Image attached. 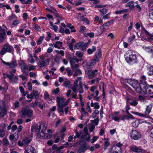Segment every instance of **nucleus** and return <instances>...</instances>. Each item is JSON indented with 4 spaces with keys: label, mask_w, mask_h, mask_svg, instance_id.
<instances>
[{
    "label": "nucleus",
    "mask_w": 153,
    "mask_h": 153,
    "mask_svg": "<svg viewBox=\"0 0 153 153\" xmlns=\"http://www.w3.org/2000/svg\"><path fill=\"white\" fill-rule=\"evenodd\" d=\"M41 125H42V131L41 133L45 134L46 129V126L44 123L42 122H41Z\"/></svg>",
    "instance_id": "31"
},
{
    "label": "nucleus",
    "mask_w": 153,
    "mask_h": 153,
    "mask_svg": "<svg viewBox=\"0 0 153 153\" xmlns=\"http://www.w3.org/2000/svg\"><path fill=\"white\" fill-rule=\"evenodd\" d=\"M76 55L78 58H81L83 56V53L79 51H76L75 53Z\"/></svg>",
    "instance_id": "37"
},
{
    "label": "nucleus",
    "mask_w": 153,
    "mask_h": 153,
    "mask_svg": "<svg viewBox=\"0 0 153 153\" xmlns=\"http://www.w3.org/2000/svg\"><path fill=\"white\" fill-rule=\"evenodd\" d=\"M148 6L149 8V10L151 9H153V0H149L148 1Z\"/></svg>",
    "instance_id": "35"
},
{
    "label": "nucleus",
    "mask_w": 153,
    "mask_h": 153,
    "mask_svg": "<svg viewBox=\"0 0 153 153\" xmlns=\"http://www.w3.org/2000/svg\"><path fill=\"white\" fill-rule=\"evenodd\" d=\"M42 128V125H41V122L36 124L34 125H32L31 128V131L32 132L35 131L36 130V134L38 136H40V130Z\"/></svg>",
    "instance_id": "5"
},
{
    "label": "nucleus",
    "mask_w": 153,
    "mask_h": 153,
    "mask_svg": "<svg viewBox=\"0 0 153 153\" xmlns=\"http://www.w3.org/2000/svg\"><path fill=\"white\" fill-rule=\"evenodd\" d=\"M95 128V126L93 124H91L89 128V131L90 133L92 132L94 130Z\"/></svg>",
    "instance_id": "63"
},
{
    "label": "nucleus",
    "mask_w": 153,
    "mask_h": 153,
    "mask_svg": "<svg viewBox=\"0 0 153 153\" xmlns=\"http://www.w3.org/2000/svg\"><path fill=\"white\" fill-rule=\"evenodd\" d=\"M152 108V105L147 106L146 108V110L145 112L146 114L148 115L151 111Z\"/></svg>",
    "instance_id": "25"
},
{
    "label": "nucleus",
    "mask_w": 153,
    "mask_h": 153,
    "mask_svg": "<svg viewBox=\"0 0 153 153\" xmlns=\"http://www.w3.org/2000/svg\"><path fill=\"white\" fill-rule=\"evenodd\" d=\"M33 27L37 31H40L41 28L37 24L34 23L33 25Z\"/></svg>",
    "instance_id": "39"
},
{
    "label": "nucleus",
    "mask_w": 153,
    "mask_h": 153,
    "mask_svg": "<svg viewBox=\"0 0 153 153\" xmlns=\"http://www.w3.org/2000/svg\"><path fill=\"white\" fill-rule=\"evenodd\" d=\"M149 18L150 19L153 21V9H151V10H149Z\"/></svg>",
    "instance_id": "53"
},
{
    "label": "nucleus",
    "mask_w": 153,
    "mask_h": 153,
    "mask_svg": "<svg viewBox=\"0 0 153 153\" xmlns=\"http://www.w3.org/2000/svg\"><path fill=\"white\" fill-rule=\"evenodd\" d=\"M119 150L115 146H112L109 149L108 153H119Z\"/></svg>",
    "instance_id": "12"
},
{
    "label": "nucleus",
    "mask_w": 153,
    "mask_h": 153,
    "mask_svg": "<svg viewBox=\"0 0 153 153\" xmlns=\"http://www.w3.org/2000/svg\"><path fill=\"white\" fill-rule=\"evenodd\" d=\"M91 106L92 107L94 106V108L97 109H99L100 107L99 103L97 102H96L94 103L93 102H91Z\"/></svg>",
    "instance_id": "23"
},
{
    "label": "nucleus",
    "mask_w": 153,
    "mask_h": 153,
    "mask_svg": "<svg viewBox=\"0 0 153 153\" xmlns=\"http://www.w3.org/2000/svg\"><path fill=\"white\" fill-rule=\"evenodd\" d=\"M7 36L6 33L0 32V43L3 42L6 39Z\"/></svg>",
    "instance_id": "13"
},
{
    "label": "nucleus",
    "mask_w": 153,
    "mask_h": 153,
    "mask_svg": "<svg viewBox=\"0 0 153 153\" xmlns=\"http://www.w3.org/2000/svg\"><path fill=\"white\" fill-rule=\"evenodd\" d=\"M131 138L134 140H138L141 137L140 133L135 130H132L130 133Z\"/></svg>",
    "instance_id": "4"
},
{
    "label": "nucleus",
    "mask_w": 153,
    "mask_h": 153,
    "mask_svg": "<svg viewBox=\"0 0 153 153\" xmlns=\"http://www.w3.org/2000/svg\"><path fill=\"white\" fill-rule=\"evenodd\" d=\"M79 18L81 21L85 22L87 24H89L90 23L89 20L87 18L83 16L80 17Z\"/></svg>",
    "instance_id": "28"
},
{
    "label": "nucleus",
    "mask_w": 153,
    "mask_h": 153,
    "mask_svg": "<svg viewBox=\"0 0 153 153\" xmlns=\"http://www.w3.org/2000/svg\"><path fill=\"white\" fill-rule=\"evenodd\" d=\"M7 111L6 108L0 105V117H3L6 115Z\"/></svg>",
    "instance_id": "11"
},
{
    "label": "nucleus",
    "mask_w": 153,
    "mask_h": 153,
    "mask_svg": "<svg viewBox=\"0 0 153 153\" xmlns=\"http://www.w3.org/2000/svg\"><path fill=\"white\" fill-rule=\"evenodd\" d=\"M14 51V49L11 45L8 44H4L0 51L1 55H3L7 53H12Z\"/></svg>",
    "instance_id": "3"
},
{
    "label": "nucleus",
    "mask_w": 153,
    "mask_h": 153,
    "mask_svg": "<svg viewBox=\"0 0 153 153\" xmlns=\"http://www.w3.org/2000/svg\"><path fill=\"white\" fill-rule=\"evenodd\" d=\"M59 108L58 109V112L63 113L64 112L63 108V106L61 105H58Z\"/></svg>",
    "instance_id": "58"
},
{
    "label": "nucleus",
    "mask_w": 153,
    "mask_h": 153,
    "mask_svg": "<svg viewBox=\"0 0 153 153\" xmlns=\"http://www.w3.org/2000/svg\"><path fill=\"white\" fill-rule=\"evenodd\" d=\"M149 71L148 73L149 76L153 75V66H151L148 68Z\"/></svg>",
    "instance_id": "40"
},
{
    "label": "nucleus",
    "mask_w": 153,
    "mask_h": 153,
    "mask_svg": "<svg viewBox=\"0 0 153 153\" xmlns=\"http://www.w3.org/2000/svg\"><path fill=\"white\" fill-rule=\"evenodd\" d=\"M81 43L80 47L81 50L82 51H86V49L87 46L84 42H82Z\"/></svg>",
    "instance_id": "38"
},
{
    "label": "nucleus",
    "mask_w": 153,
    "mask_h": 153,
    "mask_svg": "<svg viewBox=\"0 0 153 153\" xmlns=\"http://www.w3.org/2000/svg\"><path fill=\"white\" fill-rule=\"evenodd\" d=\"M135 37L136 36L135 35H133L132 36H130L128 38V42H131L135 39Z\"/></svg>",
    "instance_id": "54"
},
{
    "label": "nucleus",
    "mask_w": 153,
    "mask_h": 153,
    "mask_svg": "<svg viewBox=\"0 0 153 153\" xmlns=\"http://www.w3.org/2000/svg\"><path fill=\"white\" fill-rule=\"evenodd\" d=\"M124 57L127 63L131 65L137 64V56L131 51H127L124 54Z\"/></svg>",
    "instance_id": "2"
},
{
    "label": "nucleus",
    "mask_w": 153,
    "mask_h": 153,
    "mask_svg": "<svg viewBox=\"0 0 153 153\" xmlns=\"http://www.w3.org/2000/svg\"><path fill=\"white\" fill-rule=\"evenodd\" d=\"M146 99L142 95H140L138 97L137 100L140 101L141 102H143Z\"/></svg>",
    "instance_id": "52"
},
{
    "label": "nucleus",
    "mask_w": 153,
    "mask_h": 153,
    "mask_svg": "<svg viewBox=\"0 0 153 153\" xmlns=\"http://www.w3.org/2000/svg\"><path fill=\"white\" fill-rule=\"evenodd\" d=\"M44 36H40L39 38L38 39L36 43L37 45H39L42 44V41L44 39Z\"/></svg>",
    "instance_id": "45"
},
{
    "label": "nucleus",
    "mask_w": 153,
    "mask_h": 153,
    "mask_svg": "<svg viewBox=\"0 0 153 153\" xmlns=\"http://www.w3.org/2000/svg\"><path fill=\"white\" fill-rule=\"evenodd\" d=\"M96 49V47L95 46H92V49L88 48L87 50V52L89 55L92 54Z\"/></svg>",
    "instance_id": "27"
},
{
    "label": "nucleus",
    "mask_w": 153,
    "mask_h": 153,
    "mask_svg": "<svg viewBox=\"0 0 153 153\" xmlns=\"http://www.w3.org/2000/svg\"><path fill=\"white\" fill-rule=\"evenodd\" d=\"M65 70L67 72V75L69 76H71L72 75V72L71 70L69 69L68 68L65 69Z\"/></svg>",
    "instance_id": "59"
},
{
    "label": "nucleus",
    "mask_w": 153,
    "mask_h": 153,
    "mask_svg": "<svg viewBox=\"0 0 153 153\" xmlns=\"http://www.w3.org/2000/svg\"><path fill=\"white\" fill-rule=\"evenodd\" d=\"M17 66L16 61H12L10 63L9 67L10 68H13Z\"/></svg>",
    "instance_id": "42"
},
{
    "label": "nucleus",
    "mask_w": 153,
    "mask_h": 153,
    "mask_svg": "<svg viewBox=\"0 0 153 153\" xmlns=\"http://www.w3.org/2000/svg\"><path fill=\"white\" fill-rule=\"evenodd\" d=\"M86 30V27L84 26H81L79 27V32L81 33H83Z\"/></svg>",
    "instance_id": "43"
},
{
    "label": "nucleus",
    "mask_w": 153,
    "mask_h": 153,
    "mask_svg": "<svg viewBox=\"0 0 153 153\" xmlns=\"http://www.w3.org/2000/svg\"><path fill=\"white\" fill-rule=\"evenodd\" d=\"M83 131L85 134L81 136V138L82 139H83V138H86V136L89 134L88 133V130L87 126H86L84 128Z\"/></svg>",
    "instance_id": "22"
},
{
    "label": "nucleus",
    "mask_w": 153,
    "mask_h": 153,
    "mask_svg": "<svg viewBox=\"0 0 153 153\" xmlns=\"http://www.w3.org/2000/svg\"><path fill=\"white\" fill-rule=\"evenodd\" d=\"M104 140L105 141L104 142V146L103 147L104 151L106 150L110 145V143L109 142V139L108 138H105Z\"/></svg>",
    "instance_id": "15"
},
{
    "label": "nucleus",
    "mask_w": 153,
    "mask_h": 153,
    "mask_svg": "<svg viewBox=\"0 0 153 153\" xmlns=\"http://www.w3.org/2000/svg\"><path fill=\"white\" fill-rule=\"evenodd\" d=\"M131 150L133 152H136L139 153L141 152H142L141 149H139L137 147L135 146L132 147L131 148Z\"/></svg>",
    "instance_id": "21"
},
{
    "label": "nucleus",
    "mask_w": 153,
    "mask_h": 153,
    "mask_svg": "<svg viewBox=\"0 0 153 153\" xmlns=\"http://www.w3.org/2000/svg\"><path fill=\"white\" fill-rule=\"evenodd\" d=\"M8 30L7 27L5 25H2V26H0V31L3 33H6V31Z\"/></svg>",
    "instance_id": "29"
},
{
    "label": "nucleus",
    "mask_w": 153,
    "mask_h": 153,
    "mask_svg": "<svg viewBox=\"0 0 153 153\" xmlns=\"http://www.w3.org/2000/svg\"><path fill=\"white\" fill-rule=\"evenodd\" d=\"M82 79V77H78L77 79H76L74 82V87H76L78 85V83L79 82V80H81Z\"/></svg>",
    "instance_id": "50"
},
{
    "label": "nucleus",
    "mask_w": 153,
    "mask_h": 153,
    "mask_svg": "<svg viewBox=\"0 0 153 153\" xmlns=\"http://www.w3.org/2000/svg\"><path fill=\"white\" fill-rule=\"evenodd\" d=\"M148 52L151 55V57L152 58L153 57V48H148Z\"/></svg>",
    "instance_id": "57"
},
{
    "label": "nucleus",
    "mask_w": 153,
    "mask_h": 153,
    "mask_svg": "<svg viewBox=\"0 0 153 153\" xmlns=\"http://www.w3.org/2000/svg\"><path fill=\"white\" fill-rule=\"evenodd\" d=\"M147 94H153V85H149L148 84Z\"/></svg>",
    "instance_id": "17"
},
{
    "label": "nucleus",
    "mask_w": 153,
    "mask_h": 153,
    "mask_svg": "<svg viewBox=\"0 0 153 153\" xmlns=\"http://www.w3.org/2000/svg\"><path fill=\"white\" fill-rule=\"evenodd\" d=\"M21 69L22 72L23 73H25V74L26 75H28V73L26 72L25 71V70H27L28 69V67L27 65H25L23 67H21Z\"/></svg>",
    "instance_id": "30"
},
{
    "label": "nucleus",
    "mask_w": 153,
    "mask_h": 153,
    "mask_svg": "<svg viewBox=\"0 0 153 153\" xmlns=\"http://www.w3.org/2000/svg\"><path fill=\"white\" fill-rule=\"evenodd\" d=\"M22 116H27L28 117H31L33 115V110L30 108L27 109L25 108H23L21 111Z\"/></svg>",
    "instance_id": "6"
},
{
    "label": "nucleus",
    "mask_w": 153,
    "mask_h": 153,
    "mask_svg": "<svg viewBox=\"0 0 153 153\" xmlns=\"http://www.w3.org/2000/svg\"><path fill=\"white\" fill-rule=\"evenodd\" d=\"M152 108V105L147 106L146 108V110L145 112L146 114L148 115L151 111Z\"/></svg>",
    "instance_id": "24"
},
{
    "label": "nucleus",
    "mask_w": 153,
    "mask_h": 153,
    "mask_svg": "<svg viewBox=\"0 0 153 153\" xmlns=\"http://www.w3.org/2000/svg\"><path fill=\"white\" fill-rule=\"evenodd\" d=\"M56 101L58 105H61V104L64 103L65 101V99L63 98L57 97H56Z\"/></svg>",
    "instance_id": "20"
},
{
    "label": "nucleus",
    "mask_w": 153,
    "mask_h": 153,
    "mask_svg": "<svg viewBox=\"0 0 153 153\" xmlns=\"http://www.w3.org/2000/svg\"><path fill=\"white\" fill-rule=\"evenodd\" d=\"M54 61L57 63H59L60 62V58L58 56H54Z\"/></svg>",
    "instance_id": "61"
},
{
    "label": "nucleus",
    "mask_w": 153,
    "mask_h": 153,
    "mask_svg": "<svg viewBox=\"0 0 153 153\" xmlns=\"http://www.w3.org/2000/svg\"><path fill=\"white\" fill-rule=\"evenodd\" d=\"M111 118L117 122H119L120 120V118L118 117H114V114H112L111 115Z\"/></svg>",
    "instance_id": "47"
},
{
    "label": "nucleus",
    "mask_w": 153,
    "mask_h": 153,
    "mask_svg": "<svg viewBox=\"0 0 153 153\" xmlns=\"http://www.w3.org/2000/svg\"><path fill=\"white\" fill-rule=\"evenodd\" d=\"M102 55V54L101 49H98L97 51L95 53V57L93 59V60L96 62L99 61V59L101 58Z\"/></svg>",
    "instance_id": "10"
},
{
    "label": "nucleus",
    "mask_w": 153,
    "mask_h": 153,
    "mask_svg": "<svg viewBox=\"0 0 153 153\" xmlns=\"http://www.w3.org/2000/svg\"><path fill=\"white\" fill-rule=\"evenodd\" d=\"M5 135V133L4 130L3 129H0V138H2Z\"/></svg>",
    "instance_id": "64"
},
{
    "label": "nucleus",
    "mask_w": 153,
    "mask_h": 153,
    "mask_svg": "<svg viewBox=\"0 0 153 153\" xmlns=\"http://www.w3.org/2000/svg\"><path fill=\"white\" fill-rule=\"evenodd\" d=\"M128 9H125L120 10H117L115 11V13L117 15H120L124 14L128 12Z\"/></svg>",
    "instance_id": "14"
},
{
    "label": "nucleus",
    "mask_w": 153,
    "mask_h": 153,
    "mask_svg": "<svg viewBox=\"0 0 153 153\" xmlns=\"http://www.w3.org/2000/svg\"><path fill=\"white\" fill-rule=\"evenodd\" d=\"M67 26L68 27H69L70 29L71 30V32H76V30L75 29H73L75 27L74 26L72 25L71 24H68L67 25Z\"/></svg>",
    "instance_id": "36"
},
{
    "label": "nucleus",
    "mask_w": 153,
    "mask_h": 153,
    "mask_svg": "<svg viewBox=\"0 0 153 153\" xmlns=\"http://www.w3.org/2000/svg\"><path fill=\"white\" fill-rule=\"evenodd\" d=\"M38 65L39 66L40 68H42L45 66L47 65H48V64H47L45 61H40L38 63Z\"/></svg>",
    "instance_id": "32"
},
{
    "label": "nucleus",
    "mask_w": 153,
    "mask_h": 153,
    "mask_svg": "<svg viewBox=\"0 0 153 153\" xmlns=\"http://www.w3.org/2000/svg\"><path fill=\"white\" fill-rule=\"evenodd\" d=\"M69 59L71 67H73V65H74L75 63V60L74 59V56L73 57H70Z\"/></svg>",
    "instance_id": "44"
},
{
    "label": "nucleus",
    "mask_w": 153,
    "mask_h": 153,
    "mask_svg": "<svg viewBox=\"0 0 153 153\" xmlns=\"http://www.w3.org/2000/svg\"><path fill=\"white\" fill-rule=\"evenodd\" d=\"M140 121L141 120H135L134 122H132V126L135 128L137 127L138 126V125L140 123H141Z\"/></svg>",
    "instance_id": "19"
},
{
    "label": "nucleus",
    "mask_w": 153,
    "mask_h": 153,
    "mask_svg": "<svg viewBox=\"0 0 153 153\" xmlns=\"http://www.w3.org/2000/svg\"><path fill=\"white\" fill-rule=\"evenodd\" d=\"M123 144L121 143L120 142H118L116 143V145H114L113 146H115L116 148L117 147V148L119 150V151L120 152H121L122 151L121 146H122Z\"/></svg>",
    "instance_id": "34"
},
{
    "label": "nucleus",
    "mask_w": 153,
    "mask_h": 153,
    "mask_svg": "<svg viewBox=\"0 0 153 153\" xmlns=\"http://www.w3.org/2000/svg\"><path fill=\"white\" fill-rule=\"evenodd\" d=\"M81 110L82 112H81L82 115L84 116V115L85 116H86V115H88V113L85 111L84 108H81Z\"/></svg>",
    "instance_id": "51"
},
{
    "label": "nucleus",
    "mask_w": 153,
    "mask_h": 153,
    "mask_svg": "<svg viewBox=\"0 0 153 153\" xmlns=\"http://www.w3.org/2000/svg\"><path fill=\"white\" fill-rule=\"evenodd\" d=\"M100 11L102 16H103L107 13V10L106 9L103 8L100 9Z\"/></svg>",
    "instance_id": "56"
},
{
    "label": "nucleus",
    "mask_w": 153,
    "mask_h": 153,
    "mask_svg": "<svg viewBox=\"0 0 153 153\" xmlns=\"http://www.w3.org/2000/svg\"><path fill=\"white\" fill-rule=\"evenodd\" d=\"M53 45L56 48L60 49L62 45V42H61L56 41V43L53 44Z\"/></svg>",
    "instance_id": "18"
},
{
    "label": "nucleus",
    "mask_w": 153,
    "mask_h": 153,
    "mask_svg": "<svg viewBox=\"0 0 153 153\" xmlns=\"http://www.w3.org/2000/svg\"><path fill=\"white\" fill-rule=\"evenodd\" d=\"M130 82L131 83L127 80V82L132 86L137 93L143 95L147 94L148 83L146 81L143 82L142 80H140L139 82L137 80H130Z\"/></svg>",
    "instance_id": "1"
},
{
    "label": "nucleus",
    "mask_w": 153,
    "mask_h": 153,
    "mask_svg": "<svg viewBox=\"0 0 153 153\" xmlns=\"http://www.w3.org/2000/svg\"><path fill=\"white\" fill-rule=\"evenodd\" d=\"M150 136L151 138H153V127L149 128Z\"/></svg>",
    "instance_id": "60"
},
{
    "label": "nucleus",
    "mask_w": 153,
    "mask_h": 153,
    "mask_svg": "<svg viewBox=\"0 0 153 153\" xmlns=\"http://www.w3.org/2000/svg\"><path fill=\"white\" fill-rule=\"evenodd\" d=\"M88 148L87 146V143L86 142L82 143L79 146L77 151L78 153H84Z\"/></svg>",
    "instance_id": "7"
},
{
    "label": "nucleus",
    "mask_w": 153,
    "mask_h": 153,
    "mask_svg": "<svg viewBox=\"0 0 153 153\" xmlns=\"http://www.w3.org/2000/svg\"><path fill=\"white\" fill-rule=\"evenodd\" d=\"M94 35V33L93 32L87 33L85 35V37L89 36L90 38H93Z\"/></svg>",
    "instance_id": "49"
},
{
    "label": "nucleus",
    "mask_w": 153,
    "mask_h": 153,
    "mask_svg": "<svg viewBox=\"0 0 153 153\" xmlns=\"http://www.w3.org/2000/svg\"><path fill=\"white\" fill-rule=\"evenodd\" d=\"M3 143L4 146H7L9 144V141L7 138H4L3 139Z\"/></svg>",
    "instance_id": "46"
},
{
    "label": "nucleus",
    "mask_w": 153,
    "mask_h": 153,
    "mask_svg": "<svg viewBox=\"0 0 153 153\" xmlns=\"http://www.w3.org/2000/svg\"><path fill=\"white\" fill-rule=\"evenodd\" d=\"M134 2L133 1H131L128 2L125 5L126 7H129L130 9L134 8L135 7L134 3Z\"/></svg>",
    "instance_id": "16"
},
{
    "label": "nucleus",
    "mask_w": 153,
    "mask_h": 153,
    "mask_svg": "<svg viewBox=\"0 0 153 153\" xmlns=\"http://www.w3.org/2000/svg\"><path fill=\"white\" fill-rule=\"evenodd\" d=\"M143 32L145 33V35L148 37V39L153 41V35L150 33L146 30Z\"/></svg>",
    "instance_id": "26"
},
{
    "label": "nucleus",
    "mask_w": 153,
    "mask_h": 153,
    "mask_svg": "<svg viewBox=\"0 0 153 153\" xmlns=\"http://www.w3.org/2000/svg\"><path fill=\"white\" fill-rule=\"evenodd\" d=\"M128 115H123L120 118L121 120L124 121L125 120H129L130 119H135L134 117L131 114L127 113Z\"/></svg>",
    "instance_id": "9"
},
{
    "label": "nucleus",
    "mask_w": 153,
    "mask_h": 153,
    "mask_svg": "<svg viewBox=\"0 0 153 153\" xmlns=\"http://www.w3.org/2000/svg\"><path fill=\"white\" fill-rule=\"evenodd\" d=\"M125 108L126 109V113L130 114L128 111L129 110L131 109L130 107V105L129 104L127 103L126 104L125 107Z\"/></svg>",
    "instance_id": "55"
},
{
    "label": "nucleus",
    "mask_w": 153,
    "mask_h": 153,
    "mask_svg": "<svg viewBox=\"0 0 153 153\" xmlns=\"http://www.w3.org/2000/svg\"><path fill=\"white\" fill-rule=\"evenodd\" d=\"M138 102L135 100H134L133 102H129V104L133 106H135L137 105Z\"/></svg>",
    "instance_id": "62"
},
{
    "label": "nucleus",
    "mask_w": 153,
    "mask_h": 153,
    "mask_svg": "<svg viewBox=\"0 0 153 153\" xmlns=\"http://www.w3.org/2000/svg\"><path fill=\"white\" fill-rule=\"evenodd\" d=\"M98 70L95 69L92 71L89 70L87 72V74L88 75L89 79H91L95 77L98 74Z\"/></svg>",
    "instance_id": "8"
},
{
    "label": "nucleus",
    "mask_w": 153,
    "mask_h": 153,
    "mask_svg": "<svg viewBox=\"0 0 153 153\" xmlns=\"http://www.w3.org/2000/svg\"><path fill=\"white\" fill-rule=\"evenodd\" d=\"M82 42H79L78 43H76L74 45V49L75 50L78 49L80 48Z\"/></svg>",
    "instance_id": "41"
},
{
    "label": "nucleus",
    "mask_w": 153,
    "mask_h": 153,
    "mask_svg": "<svg viewBox=\"0 0 153 153\" xmlns=\"http://www.w3.org/2000/svg\"><path fill=\"white\" fill-rule=\"evenodd\" d=\"M31 141V140L28 138H24L22 141L24 144H28Z\"/></svg>",
    "instance_id": "48"
},
{
    "label": "nucleus",
    "mask_w": 153,
    "mask_h": 153,
    "mask_svg": "<svg viewBox=\"0 0 153 153\" xmlns=\"http://www.w3.org/2000/svg\"><path fill=\"white\" fill-rule=\"evenodd\" d=\"M100 121L99 118L98 117H97L94 120H91V121L92 123L94 124L96 126L98 125Z\"/></svg>",
    "instance_id": "33"
}]
</instances>
